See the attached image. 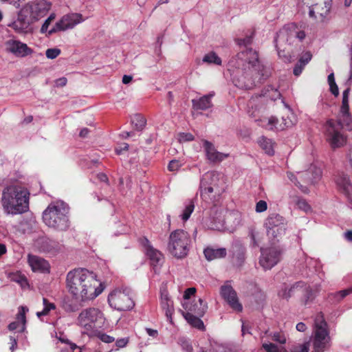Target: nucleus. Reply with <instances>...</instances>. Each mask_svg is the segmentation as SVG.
I'll return each mask as SVG.
<instances>
[{
  "label": "nucleus",
  "mask_w": 352,
  "mask_h": 352,
  "mask_svg": "<svg viewBox=\"0 0 352 352\" xmlns=\"http://www.w3.org/2000/svg\"><path fill=\"white\" fill-rule=\"evenodd\" d=\"M228 70L235 86L250 89L269 77V69L263 65L258 53L252 48L239 52L228 62Z\"/></svg>",
  "instance_id": "obj_1"
},
{
  "label": "nucleus",
  "mask_w": 352,
  "mask_h": 352,
  "mask_svg": "<svg viewBox=\"0 0 352 352\" xmlns=\"http://www.w3.org/2000/svg\"><path fill=\"white\" fill-rule=\"evenodd\" d=\"M69 292L79 302L91 300L103 291L93 272L85 268L69 272L66 278Z\"/></svg>",
  "instance_id": "obj_2"
},
{
  "label": "nucleus",
  "mask_w": 352,
  "mask_h": 352,
  "mask_svg": "<svg viewBox=\"0 0 352 352\" xmlns=\"http://www.w3.org/2000/svg\"><path fill=\"white\" fill-rule=\"evenodd\" d=\"M68 205L62 199L51 203L43 213L44 223L49 227L59 231H65L69 227V219L66 214Z\"/></svg>",
  "instance_id": "obj_3"
},
{
  "label": "nucleus",
  "mask_w": 352,
  "mask_h": 352,
  "mask_svg": "<svg viewBox=\"0 0 352 352\" xmlns=\"http://www.w3.org/2000/svg\"><path fill=\"white\" fill-rule=\"evenodd\" d=\"M320 166L312 164L305 170L296 173H287L289 179L304 194H308L311 188L322 178Z\"/></svg>",
  "instance_id": "obj_4"
},
{
  "label": "nucleus",
  "mask_w": 352,
  "mask_h": 352,
  "mask_svg": "<svg viewBox=\"0 0 352 352\" xmlns=\"http://www.w3.org/2000/svg\"><path fill=\"white\" fill-rule=\"evenodd\" d=\"M190 234L182 230L177 229L170 233L167 244L168 252L177 259L186 258L191 245Z\"/></svg>",
  "instance_id": "obj_5"
},
{
  "label": "nucleus",
  "mask_w": 352,
  "mask_h": 352,
  "mask_svg": "<svg viewBox=\"0 0 352 352\" xmlns=\"http://www.w3.org/2000/svg\"><path fill=\"white\" fill-rule=\"evenodd\" d=\"M104 322L103 314L98 308L83 309L77 318V324L84 329L83 333L91 335L101 328Z\"/></svg>",
  "instance_id": "obj_6"
},
{
  "label": "nucleus",
  "mask_w": 352,
  "mask_h": 352,
  "mask_svg": "<svg viewBox=\"0 0 352 352\" xmlns=\"http://www.w3.org/2000/svg\"><path fill=\"white\" fill-rule=\"evenodd\" d=\"M305 38V33L301 27L298 26L295 23H289L285 25L276 34V36L274 39L278 56H282L280 47L282 46L283 44L287 43L288 45H297Z\"/></svg>",
  "instance_id": "obj_7"
},
{
  "label": "nucleus",
  "mask_w": 352,
  "mask_h": 352,
  "mask_svg": "<svg viewBox=\"0 0 352 352\" xmlns=\"http://www.w3.org/2000/svg\"><path fill=\"white\" fill-rule=\"evenodd\" d=\"M224 181L221 174L210 171L205 173L200 182L199 190L201 197L219 195L223 189Z\"/></svg>",
  "instance_id": "obj_8"
},
{
  "label": "nucleus",
  "mask_w": 352,
  "mask_h": 352,
  "mask_svg": "<svg viewBox=\"0 0 352 352\" xmlns=\"http://www.w3.org/2000/svg\"><path fill=\"white\" fill-rule=\"evenodd\" d=\"M287 225L286 219L276 213L270 214L264 223L267 235L274 243L278 242L285 236Z\"/></svg>",
  "instance_id": "obj_9"
},
{
  "label": "nucleus",
  "mask_w": 352,
  "mask_h": 352,
  "mask_svg": "<svg viewBox=\"0 0 352 352\" xmlns=\"http://www.w3.org/2000/svg\"><path fill=\"white\" fill-rule=\"evenodd\" d=\"M344 126H347L343 122H340V120H338V121L329 120L327 122L325 135L327 141L331 148L336 149L346 145L347 137L342 131Z\"/></svg>",
  "instance_id": "obj_10"
},
{
  "label": "nucleus",
  "mask_w": 352,
  "mask_h": 352,
  "mask_svg": "<svg viewBox=\"0 0 352 352\" xmlns=\"http://www.w3.org/2000/svg\"><path fill=\"white\" fill-rule=\"evenodd\" d=\"M314 352H324L330 341L327 323L322 312L318 313L314 320Z\"/></svg>",
  "instance_id": "obj_11"
},
{
  "label": "nucleus",
  "mask_w": 352,
  "mask_h": 352,
  "mask_svg": "<svg viewBox=\"0 0 352 352\" xmlns=\"http://www.w3.org/2000/svg\"><path fill=\"white\" fill-rule=\"evenodd\" d=\"M108 302L111 307L118 311H128L135 305L132 292L128 288L112 291L108 296Z\"/></svg>",
  "instance_id": "obj_12"
},
{
  "label": "nucleus",
  "mask_w": 352,
  "mask_h": 352,
  "mask_svg": "<svg viewBox=\"0 0 352 352\" xmlns=\"http://www.w3.org/2000/svg\"><path fill=\"white\" fill-rule=\"evenodd\" d=\"M51 7L52 3L46 0H33L27 3L21 10L33 23L44 17Z\"/></svg>",
  "instance_id": "obj_13"
},
{
  "label": "nucleus",
  "mask_w": 352,
  "mask_h": 352,
  "mask_svg": "<svg viewBox=\"0 0 352 352\" xmlns=\"http://www.w3.org/2000/svg\"><path fill=\"white\" fill-rule=\"evenodd\" d=\"M84 21L82 15L79 13H70L65 14L57 21L54 26L48 31V34L51 35L57 32L65 31L74 28L76 25Z\"/></svg>",
  "instance_id": "obj_14"
},
{
  "label": "nucleus",
  "mask_w": 352,
  "mask_h": 352,
  "mask_svg": "<svg viewBox=\"0 0 352 352\" xmlns=\"http://www.w3.org/2000/svg\"><path fill=\"white\" fill-rule=\"evenodd\" d=\"M281 250L278 247L261 249L260 265L265 270H270L280 260Z\"/></svg>",
  "instance_id": "obj_15"
},
{
  "label": "nucleus",
  "mask_w": 352,
  "mask_h": 352,
  "mask_svg": "<svg viewBox=\"0 0 352 352\" xmlns=\"http://www.w3.org/2000/svg\"><path fill=\"white\" fill-rule=\"evenodd\" d=\"M3 46L4 51L7 54H11L19 58L25 57L33 52V50L27 44L14 38L5 41Z\"/></svg>",
  "instance_id": "obj_16"
},
{
  "label": "nucleus",
  "mask_w": 352,
  "mask_h": 352,
  "mask_svg": "<svg viewBox=\"0 0 352 352\" xmlns=\"http://www.w3.org/2000/svg\"><path fill=\"white\" fill-rule=\"evenodd\" d=\"M332 0H321L316 1L309 8V15L318 21H324L330 16Z\"/></svg>",
  "instance_id": "obj_17"
},
{
  "label": "nucleus",
  "mask_w": 352,
  "mask_h": 352,
  "mask_svg": "<svg viewBox=\"0 0 352 352\" xmlns=\"http://www.w3.org/2000/svg\"><path fill=\"white\" fill-rule=\"evenodd\" d=\"M2 205L8 214H22L29 209V199H2Z\"/></svg>",
  "instance_id": "obj_18"
},
{
  "label": "nucleus",
  "mask_w": 352,
  "mask_h": 352,
  "mask_svg": "<svg viewBox=\"0 0 352 352\" xmlns=\"http://www.w3.org/2000/svg\"><path fill=\"white\" fill-rule=\"evenodd\" d=\"M36 247L40 252L56 255L63 251L64 245L49 238H41L36 241Z\"/></svg>",
  "instance_id": "obj_19"
},
{
  "label": "nucleus",
  "mask_w": 352,
  "mask_h": 352,
  "mask_svg": "<svg viewBox=\"0 0 352 352\" xmlns=\"http://www.w3.org/2000/svg\"><path fill=\"white\" fill-rule=\"evenodd\" d=\"M221 295L229 305L235 311H241L243 307L239 303L236 292L229 285H224L221 287Z\"/></svg>",
  "instance_id": "obj_20"
},
{
  "label": "nucleus",
  "mask_w": 352,
  "mask_h": 352,
  "mask_svg": "<svg viewBox=\"0 0 352 352\" xmlns=\"http://www.w3.org/2000/svg\"><path fill=\"white\" fill-rule=\"evenodd\" d=\"M32 23L30 19L25 13H23V10L21 9L18 14L17 19L14 21L8 24V26L12 28L16 33L24 34L28 32Z\"/></svg>",
  "instance_id": "obj_21"
},
{
  "label": "nucleus",
  "mask_w": 352,
  "mask_h": 352,
  "mask_svg": "<svg viewBox=\"0 0 352 352\" xmlns=\"http://www.w3.org/2000/svg\"><path fill=\"white\" fill-rule=\"evenodd\" d=\"M350 89L347 88L342 92V105L340 110L338 120L343 122L347 127H350L351 124V117L349 113V97Z\"/></svg>",
  "instance_id": "obj_22"
},
{
  "label": "nucleus",
  "mask_w": 352,
  "mask_h": 352,
  "mask_svg": "<svg viewBox=\"0 0 352 352\" xmlns=\"http://www.w3.org/2000/svg\"><path fill=\"white\" fill-rule=\"evenodd\" d=\"M203 144L206 158L212 163L221 162L229 155L228 154L217 151L213 144L208 140H203Z\"/></svg>",
  "instance_id": "obj_23"
},
{
  "label": "nucleus",
  "mask_w": 352,
  "mask_h": 352,
  "mask_svg": "<svg viewBox=\"0 0 352 352\" xmlns=\"http://www.w3.org/2000/svg\"><path fill=\"white\" fill-rule=\"evenodd\" d=\"M30 192L24 186L13 184L7 186L3 191L2 198H29Z\"/></svg>",
  "instance_id": "obj_24"
},
{
  "label": "nucleus",
  "mask_w": 352,
  "mask_h": 352,
  "mask_svg": "<svg viewBox=\"0 0 352 352\" xmlns=\"http://www.w3.org/2000/svg\"><path fill=\"white\" fill-rule=\"evenodd\" d=\"M142 243L146 248V253L151 261V264L157 266L164 259L163 254L157 250L155 249L151 245L148 239L144 237L142 239Z\"/></svg>",
  "instance_id": "obj_25"
},
{
  "label": "nucleus",
  "mask_w": 352,
  "mask_h": 352,
  "mask_svg": "<svg viewBox=\"0 0 352 352\" xmlns=\"http://www.w3.org/2000/svg\"><path fill=\"white\" fill-rule=\"evenodd\" d=\"M28 311V309L26 307L20 306L19 307V311L16 316V321H14L9 324L8 329L10 331H14L19 328L21 326L20 329V332H23L25 329V324H26V316L25 314Z\"/></svg>",
  "instance_id": "obj_26"
},
{
  "label": "nucleus",
  "mask_w": 352,
  "mask_h": 352,
  "mask_svg": "<svg viewBox=\"0 0 352 352\" xmlns=\"http://www.w3.org/2000/svg\"><path fill=\"white\" fill-rule=\"evenodd\" d=\"M28 263L34 272H47L50 270L49 263L37 256L28 255Z\"/></svg>",
  "instance_id": "obj_27"
},
{
  "label": "nucleus",
  "mask_w": 352,
  "mask_h": 352,
  "mask_svg": "<svg viewBox=\"0 0 352 352\" xmlns=\"http://www.w3.org/2000/svg\"><path fill=\"white\" fill-rule=\"evenodd\" d=\"M305 287V282L298 281L292 285L289 288L285 287L278 292V296L284 299L288 300L292 296L301 294L302 291Z\"/></svg>",
  "instance_id": "obj_28"
},
{
  "label": "nucleus",
  "mask_w": 352,
  "mask_h": 352,
  "mask_svg": "<svg viewBox=\"0 0 352 352\" xmlns=\"http://www.w3.org/2000/svg\"><path fill=\"white\" fill-rule=\"evenodd\" d=\"M335 181L340 190H342L346 195H350L352 192V183L347 174L344 173H338Z\"/></svg>",
  "instance_id": "obj_29"
},
{
  "label": "nucleus",
  "mask_w": 352,
  "mask_h": 352,
  "mask_svg": "<svg viewBox=\"0 0 352 352\" xmlns=\"http://www.w3.org/2000/svg\"><path fill=\"white\" fill-rule=\"evenodd\" d=\"M204 254L206 259L212 261L215 259L223 258L227 256V250L225 248H215L208 246L204 250Z\"/></svg>",
  "instance_id": "obj_30"
},
{
  "label": "nucleus",
  "mask_w": 352,
  "mask_h": 352,
  "mask_svg": "<svg viewBox=\"0 0 352 352\" xmlns=\"http://www.w3.org/2000/svg\"><path fill=\"white\" fill-rule=\"evenodd\" d=\"M185 309L187 311L186 313H192V314L202 317L206 311L207 305L202 299L199 298L197 301H194L193 303L186 305Z\"/></svg>",
  "instance_id": "obj_31"
},
{
  "label": "nucleus",
  "mask_w": 352,
  "mask_h": 352,
  "mask_svg": "<svg viewBox=\"0 0 352 352\" xmlns=\"http://www.w3.org/2000/svg\"><path fill=\"white\" fill-rule=\"evenodd\" d=\"M214 95V94L212 92L198 99H193L192 100L193 108L197 110H206L209 109L212 105L211 99Z\"/></svg>",
  "instance_id": "obj_32"
},
{
  "label": "nucleus",
  "mask_w": 352,
  "mask_h": 352,
  "mask_svg": "<svg viewBox=\"0 0 352 352\" xmlns=\"http://www.w3.org/2000/svg\"><path fill=\"white\" fill-rule=\"evenodd\" d=\"M232 256L235 259V263L237 266H241L245 259V248L240 243H235L232 245Z\"/></svg>",
  "instance_id": "obj_33"
},
{
  "label": "nucleus",
  "mask_w": 352,
  "mask_h": 352,
  "mask_svg": "<svg viewBox=\"0 0 352 352\" xmlns=\"http://www.w3.org/2000/svg\"><path fill=\"white\" fill-rule=\"evenodd\" d=\"M258 143L265 153L269 155H273L274 154V148L275 142H274L272 140L262 136L258 140Z\"/></svg>",
  "instance_id": "obj_34"
},
{
  "label": "nucleus",
  "mask_w": 352,
  "mask_h": 352,
  "mask_svg": "<svg viewBox=\"0 0 352 352\" xmlns=\"http://www.w3.org/2000/svg\"><path fill=\"white\" fill-rule=\"evenodd\" d=\"M161 305L165 311L166 317L169 319L170 322H172V315L174 311L173 301L169 299L168 296H162Z\"/></svg>",
  "instance_id": "obj_35"
},
{
  "label": "nucleus",
  "mask_w": 352,
  "mask_h": 352,
  "mask_svg": "<svg viewBox=\"0 0 352 352\" xmlns=\"http://www.w3.org/2000/svg\"><path fill=\"white\" fill-rule=\"evenodd\" d=\"M183 314L185 319L192 327L200 330H203L204 329V322L199 318V316L192 314V313H184Z\"/></svg>",
  "instance_id": "obj_36"
},
{
  "label": "nucleus",
  "mask_w": 352,
  "mask_h": 352,
  "mask_svg": "<svg viewBox=\"0 0 352 352\" xmlns=\"http://www.w3.org/2000/svg\"><path fill=\"white\" fill-rule=\"evenodd\" d=\"M301 295V301L305 305L311 302L315 298L314 291L305 283Z\"/></svg>",
  "instance_id": "obj_37"
},
{
  "label": "nucleus",
  "mask_w": 352,
  "mask_h": 352,
  "mask_svg": "<svg viewBox=\"0 0 352 352\" xmlns=\"http://www.w3.org/2000/svg\"><path fill=\"white\" fill-rule=\"evenodd\" d=\"M194 209H195V203L192 199L188 200L187 202H186L184 208L182 211V213L180 215L182 220H184L185 221H187L190 218Z\"/></svg>",
  "instance_id": "obj_38"
},
{
  "label": "nucleus",
  "mask_w": 352,
  "mask_h": 352,
  "mask_svg": "<svg viewBox=\"0 0 352 352\" xmlns=\"http://www.w3.org/2000/svg\"><path fill=\"white\" fill-rule=\"evenodd\" d=\"M43 309L41 311H38L36 316L40 318L49 314L50 311L56 309V305L50 302L46 298H43Z\"/></svg>",
  "instance_id": "obj_39"
},
{
  "label": "nucleus",
  "mask_w": 352,
  "mask_h": 352,
  "mask_svg": "<svg viewBox=\"0 0 352 352\" xmlns=\"http://www.w3.org/2000/svg\"><path fill=\"white\" fill-rule=\"evenodd\" d=\"M352 293V288L344 289L339 291L338 292L331 294L329 295V298L330 300H333V302H340L341 300H342L344 298H345L346 296Z\"/></svg>",
  "instance_id": "obj_40"
},
{
  "label": "nucleus",
  "mask_w": 352,
  "mask_h": 352,
  "mask_svg": "<svg viewBox=\"0 0 352 352\" xmlns=\"http://www.w3.org/2000/svg\"><path fill=\"white\" fill-rule=\"evenodd\" d=\"M131 122L138 131H142L146 125V120L141 115H135Z\"/></svg>",
  "instance_id": "obj_41"
},
{
  "label": "nucleus",
  "mask_w": 352,
  "mask_h": 352,
  "mask_svg": "<svg viewBox=\"0 0 352 352\" xmlns=\"http://www.w3.org/2000/svg\"><path fill=\"white\" fill-rule=\"evenodd\" d=\"M203 61L208 63H213L217 65L221 64V59L214 52H210L206 54L203 58Z\"/></svg>",
  "instance_id": "obj_42"
},
{
  "label": "nucleus",
  "mask_w": 352,
  "mask_h": 352,
  "mask_svg": "<svg viewBox=\"0 0 352 352\" xmlns=\"http://www.w3.org/2000/svg\"><path fill=\"white\" fill-rule=\"evenodd\" d=\"M278 120L274 117H271L267 120L262 121V126L268 130H274V129L283 130V128H278L276 126Z\"/></svg>",
  "instance_id": "obj_43"
},
{
  "label": "nucleus",
  "mask_w": 352,
  "mask_h": 352,
  "mask_svg": "<svg viewBox=\"0 0 352 352\" xmlns=\"http://www.w3.org/2000/svg\"><path fill=\"white\" fill-rule=\"evenodd\" d=\"M262 348L266 352H288L284 347L278 348L274 343H263Z\"/></svg>",
  "instance_id": "obj_44"
},
{
  "label": "nucleus",
  "mask_w": 352,
  "mask_h": 352,
  "mask_svg": "<svg viewBox=\"0 0 352 352\" xmlns=\"http://www.w3.org/2000/svg\"><path fill=\"white\" fill-rule=\"evenodd\" d=\"M267 91L268 93L265 92L263 94V96H265L266 98H269L272 100H276L277 98H279L280 96V94L279 93V91L277 89H273L271 87H269L267 88Z\"/></svg>",
  "instance_id": "obj_45"
},
{
  "label": "nucleus",
  "mask_w": 352,
  "mask_h": 352,
  "mask_svg": "<svg viewBox=\"0 0 352 352\" xmlns=\"http://www.w3.org/2000/svg\"><path fill=\"white\" fill-rule=\"evenodd\" d=\"M296 206L297 208L306 213L311 211V208L310 205L307 202L306 199H298Z\"/></svg>",
  "instance_id": "obj_46"
},
{
  "label": "nucleus",
  "mask_w": 352,
  "mask_h": 352,
  "mask_svg": "<svg viewBox=\"0 0 352 352\" xmlns=\"http://www.w3.org/2000/svg\"><path fill=\"white\" fill-rule=\"evenodd\" d=\"M56 14L54 13H52L47 19L44 21L43 23L41 28V33H46L47 32L48 28L51 23L55 19Z\"/></svg>",
  "instance_id": "obj_47"
},
{
  "label": "nucleus",
  "mask_w": 352,
  "mask_h": 352,
  "mask_svg": "<svg viewBox=\"0 0 352 352\" xmlns=\"http://www.w3.org/2000/svg\"><path fill=\"white\" fill-rule=\"evenodd\" d=\"M12 279L19 283L22 287H25L28 285L26 277L21 274H15Z\"/></svg>",
  "instance_id": "obj_48"
},
{
  "label": "nucleus",
  "mask_w": 352,
  "mask_h": 352,
  "mask_svg": "<svg viewBox=\"0 0 352 352\" xmlns=\"http://www.w3.org/2000/svg\"><path fill=\"white\" fill-rule=\"evenodd\" d=\"M60 52V50L58 48H50L46 50L45 55L47 58L54 59L59 56Z\"/></svg>",
  "instance_id": "obj_49"
},
{
  "label": "nucleus",
  "mask_w": 352,
  "mask_h": 352,
  "mask_svg": "<svg viewBox=\"0 0 352 352\" xmlns=\"http://www.w3.org/2000/svg\"><path fill=\"white\" fill-rule=\"evenodd\" d=\"M272 338L274 341L280 344H285L286 342V337L282 332H275L272 336Z\"/></svg>",
  "instance_id": "obj_50"
},
{
  "label": "nucleus",
  "mask_w": 352,
  "mask_h": 352,
  "mask_svg": "<svg viewBox=\"0 0 352 352\" xmlns=\"http://www.w3.org/2000/svg\"><path fill=\"white\" fill-rule=\"evenodd\" d=\"M309 351V344L304 343L302 344H298L294 346L291 349V352H308Z\"/></svg>",
  "instance_id": "obj_51"
},
{
  "label": "nucleus",
  "mask_w": 352,
  "mask_h": 352,
  "mask_svg": "<svg viewBox=\"0 0 352 352\" xmlns=\"http://www.w3.org/2000/svg\"><path fill=\"white\" fill-rule=\"evenodd\" d=\"M178 140L180 142H190L194 140V136L190 133H180Z\"/></svg>",
  "instance_id": "obj_52"
},
{
  "label": "nucleus",
  "mask_w": 352,
  "mask_h": 352,
  "mask_svg": "<svg viewBox=\"0 0 352 352\" xmlns=\"http://www.w3.org/2000/svg\"><path fill=\"white\" fill-rule=\"evenodd\" d=\"M253 34L249 36H246L243 38H237L236 42L239 45L247 46L250 45L252 41Z\"/></svg>",
  "instance_id": "obj_53"
},
{
  "label": "nucleus",
  "mask_w": 352,
  "mask_h": 352,
  "mask_svg": "<svg viewBox=\"0 0 352 352\" xmlns=\"http://www.w3.org/2000/svg\"><path fill=\"white\" fill-rule=\"evenodd\" d=\"M267 208V204L265 201L261 199L256 205V211L257 212H263Z\"/></svg>",
  "instance_id": "obj_54"
},
{
  "label": "nucleus",
  "mask_w": 352,
  "mask_h": 352,
  "mask_svg": "<svg viewBox=\"0 0 352 352\" xmlns=\"http://www.w3.org/2000/svg\"><path fill=\"white\" fill-rule=\"evenodd\" d=\"M311 57H312L311 54L310 52H307L302 55V56L300 58L298 62L301 65L305 66L311 60Z\"/></svg>",
  "instance_id": "obj_55"
},
{
  "label": "nucleus",
  "mask_w": 352,
  "mask_h": 352,
  "mask_svg": "<svg viewBox=\"0 0 352 352\" xmlns=\"http://www.w3.org/2000/svg\"><path fill=\"white\" fill-rule=\"evenodd\" d=\"M180 166H181L180 162L178 160H173L169 162L168 166V169L170 171H175V170H178Z\"/></svg>",
  "instance_id": "obj_56"
},
{
  "label": "nucleus",
  "mask_w": 352,
  "mask_h": 352,
  "mask_svg": "<svg viewBox=\"0 0 352 352\" xmlns=\"http://www.w3.org/2000/svg\"><path fill=\"white\" fill-rule=\"evenodd\" d=\"M63 309L67 312H75L78 309V307L77 305H72L67 302H65L63 304Z\"/></svg>",
  "instance_id": "obj_57"
},
{
  "label": "nucleus",
  "mask_w": 352,
  "mask_h": 352,
  "mask_svg": "<svg viewBox=\"0 0 352 352\" xmlns=\"http://www.w3.org/2000/svg\"><path fill=\"white\" fill-rule=\"evenodd\" d=\"M99 338L101 341L105 342V343H111L114 341V338L112 336H110L106 333H101L99 336Z\"/></svg>",
  "instance_id": "obj_58"
},
{
  "label": "nucleus",
  "mask_w": 352,
  "mask_h": 352,
  "mask_svg": "<svg viewBox=\"0 0 352 352\" xmlns=\"http://www.w3.org/2000/svg\"><path fill=\"white\" fill-rule=\"evenodd\" d=\"M196 292V289L195 287H189L186 289L184 294V298L189 299L192 296H193Z\"/></svg>",
  "instance_id": "obj_59"
},
{
  "label": "nucleus",
  "mask_w": 352,
  "mask_h": 352,
  "mask_svg": "<svg viewBox=\"0 0 352 352\" xmlns=\"http://www.w3.org/2000/svg\"><path fill=\"white\" fill-rule=\"evenodd\" d=\"M129 342V338H120L116 340V345L118 348H122L124 347Z\"/></svg>",
  "instance_id": "obj_60"
},
{
  "label": "nucleus",
  "mask_w": 352,
  "mask_h": 352,
  "mask_svg": "<svg viewBox=\"0 0 352 352\" xmlns=\"http://www.w3.org/2000/svg\"><path fill=\"white\" fill-rule=\"evenodd\" d=\"M67 79L65 77H61L55 80L56 87H65L67 85Z\"/></svg>",
  "instance_id": "obj_61"
},
{
  "label": "nucleus",
  "mask_w": 352,
  "mask_h": 352,
  "mask_svg": "<svg viewBox=\"0 0 352 352\" xmlns=\"http://www.w3.org/2000/svg\"><path fill=\"white\" fill-rule=\"evenodd\" d=\"M219 199H214L212 201V207L211 208L210 210V214H216L218 212V208H219Z\"/></svg>",
  "instance_id": "obj_62"
},
{
  "label": "nucleus",
  "mask_w": 352,
  "mask_h": 352,
  "mask_svg": "<svg viewBox=\"0 0 352 352\" xmlns=\"http://www.w3.org/2000/svg\"><path fill=\"white\" fill-rule=\"evenodd\" d=\"M305 66L301 65L299 62L296 64V65L295 66V67L294 68V74L295 76H299L302 71V69Z\"/></svg>",
  "instance_id": "obj_63"
},
{
  "label": "nucleus",
  "mask_w": 352,
  "mask_h": 352,
  "mask_svg": "<svg viewBox=\"0 0 352 352\" xmlns=\"http://www.w3.org/2000/svg\"><path fill=\"white\" fill-rule=\"evenodd\" d=\"M329 87L332 94H333L335 96H338L339 94V90L336 83L329 85Z\"/></svg>",
  "instance_id": "obj_64"
}]
</instances>
